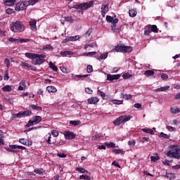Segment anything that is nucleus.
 I'll use <instances>...</instances> for the list:
<instances>
[{
  "label": "nucleus",
  "instance_id": "nucleus-61",
  "mask_svg": "<svg viewBox=\"0 0 180 180\" xmlns=\"http://www.w3.org/2000/svg\"><path fill=\"white\" fill-rule=\"evenodd\" d=\"M160 77L162 78V79H168V75L165 73H162L160 75Z\"/></svg>",
  "mask_w": 180,
  "mask_h": 180
},
{
  "label": "nucleus",
  "instance_id": "nucleus-1",
  "mask_svg": "<svg viewBox=\"0 0 180 180\" xmlns=\"http://www.w3.org/2000/svg\"><path fill=\"white\" fill-rule=\"evenodd\" d=\"M167 155L170 158L180 160V148L177 146L172 145L170 150L167 153Z\"/></svg>",
  "mask_w": 180,
  "mask_h": 180
},
{
  "label": "nucleus",
  "instance_id": "nucleus-20",
  "mask_svg": "<svg viewBox=\"0 0 180 180\" xmlns=\"http://www.w3.org/2000/svg\"><path fill=\"white\" fill-rule=\"evenodd\" d=\"M21 113V117H25L26 116L32 115V111L25 110V111H20Z\"/></svg>",
  "mask_w": 180,
  "mask_h": 180
},
{
  "label": "nucleus",
  "instance_id": "nucleus-32",
  "mask_svg": "<svg viewBox=\"0 0 180 180\" xmlns=\"http://www.w3.org/2000/svg\"><path fill=\"white\" fill-rule=\"evenodd\" d=\"M142 131H143V133H147L148 134H154V131L151 129L143 128L142 129Z\"/></svg>",
  "mask_w": 180,
  "mask_h": 180
},
{
  "label": "nucleus",
  "instance_id": "nucleus-25",
  "mask_svg": "<svg viewBox=\"0 0 180 180\" xmlns=\"http://www.w3.org/2000/svg\"><path fill=\"white\" fill-rule=\"evenodd\" d=\"M104 144L106 147H108L109 148H116V144H115V143L113 142H105Z\"/></svg>",
  "mask_w": 180,
  "mask_h": 180
},
{
  "label": "nucleus",
  "instance_id": "nucleus-54",
  "mask_svg": "<svg viewBox=\"0 0 180 180\" xmlns=\"http://www.w3.org/2000/svg\"><path fill=\"white\" fill-rule=\"evenodd\" d=\"M5 137V135L1 134L0 136V146H5V142H4V138Z\"/></svg>",
  "mask_w": 180,
  "mask_h": 180
},
{
  "label": "nucleus",
  "instance_id": "nucleus-60",
  "mask_svg": "<svg viewBox=\"0 0 180 180\" xmlns=\"http://www.w3.org/2000/svg\"><path fill=\"white\" fill-rule=\"evenodd\" d=\"M33 124H36L33 120H30L29 122H28V124L26 125V127H30V126H33Z\"/></svg>",
  "mask_w": 180,
  "mask_h": 180
},
{
  "label": "nucleus",
  "instance_id": "nucleus-18",
  "mask_svg": "<svg viewBox=\"0 0 180 180\" xmlns=\"http://www.w3.org/2000/svg\"><path fill=\"white\" fill-rule=\"evenodd\" d=\"M42 120L41 117L39 115L34 116L32 117V121H34V123L35 124H39V122Z\"/></svg>",
  "mask_w": 180,
  "mask_h": 180
},
{
  "label": "nucleus",
  "instance_id": "nucleus-63",
  "mask_svg": "<svg viewBox=\"0 0 180 180\" xmlns=\"http://www.w3.org/2000/svg\"><path fill=\"white\" fill-rule=\"evenodd\" d=\"M96 55V51H92V52H88L86 56H95Z\"/></svg>",
  "mask_w": 180,
  "mask_h": 180
},
{
  "label": "nucleus",
  "instance_id": "nucleus-42",
  "mask_svg": "<svg viewBox=\"0 0 180 180\" xmlns=\"http://www.w3.org/2000/svg\"><path fill=\"white\" fill-rule=\"evenodd\" d=\"M76 171H78V172H81L82 174H88V172L85 169L81 167L76 168Z\"/></svg>",
  "mask_w": 180,
  "mask_h": 180
},
{
  "label": "nucleus",
  "instance_id": "nucleus-26",
  "mask_svg": "<svg viewBox=\"0 0 180 180\" xmlns=\"http://www.w3.org/2000/svg\"><path fill=\"white\" fill-rule=\"evenodd\" d=\"M22 114L20 111L17 114H13L11 116V120H15V119L21 118Z\"/></svg>",
  "mask_w": 180,
  "mask_h": 180
},
{
  "label": "nucleus",
  "instance_id": "nucleus-5",
  "mask_svg": "<svg viewBox=\"0 0 180 180\" xmlns=\"http://www.w3.org/2000/svg\"><path fill=\"white\" fill-rule=\"evenodd\" d=\"M91 6H94V1H89V3L84 2L77 5H75L73 8L75 9H80L81 11H86V9H89Z\"/></svg>",
  "mask_w": 180,
  "mask_h": 180
},
{
  "label": "nucleus",
  "instance_id": "nucleus-58",
  "mask_svg": "<svg viewBox=\"0 0 180 180\" xmlns=\"http://www.w3.org/2000/svg\"><path fill=\"white\" fill-rule=\"evenodd\" d=\"M91 33H92V30H88L84 34V37H89V36H91Z\"/></svg>",
  "mask_w": 180,
  "mask_h": 180
},
{
  "label": "nucleus",
  "instance_id": "nucleus-11",
  "mask_svg": "<svg viewBox=\"0 0 180 180\" xmlns=\"http://www.w3.org/2000/svg\"><path fill=\"white\" fill-rule=\"evenodd\" d=\"M19 142L21 144H23L24 146H27L28 147H30V146H32V141H29L28 139H20Z\"/></svg>",
  "mask_w": 180,
  "mask_h": 180
},
{
  "label": "nucleus",
  "instance_id": "nucleus-23",
  "mask_svg": "<svg viewBox=\"0 0 180 180\" xmlns=\"http://www.w3.org/2000/svg\"><path fill=\"white\" fill-rule=\"evenodd\" d=\"M168 89H169V86H165L156 89L155 92H162L164 91H168Z\"/></svg>",
  "mask_w": 180,
  "mask_h": 180
},
{
  "label": "nucleus",
  "instance_id": "nucleus-43",
  "mask_svg": "<svg viewBox=\"0 0 180 180\" xmlns=\"http://www.w3.org/2000/svg\"><path fill=\"white\" fill-rule=\"evenodd\" d=\"M98 94H99L100 96H101L103 99H108V98L106 97V94L103 93V91L98 90Z\"/></svg>",
  "mask_w": 180,
  "mask_h": 180
},
{
  "label": "nucleus",
  "instance_id": "nucleus-29",
  "mask_svg": "<svg viewBox=\"0 0 180 180\" xmlns=\"http://www.w3.org/2000/svg\"><path fill=\"white\" fill-rule=\"evenodd\" d=\"M172 113L176 115V113H180V108L178 107H173L171 108Z\"/></svg>",
  "mask_w": 180,
  "mask_h": 180
},
{
  "label": "nucleus",
  "instance_id": "nucleus-41",
  "mask_svg": "<svg viewBox=\"0 0 180 180\" xmlns=\"http://www.w3.org/2000/svg\"><path fill=\"white\" fill-rule=\"evenodd\" d=\"M43 50L44 51H49V50H53V46H51V45L50 44H47L43 47Z\"/></svg>",
  "mask_w": 180,
  "mask_h": 180
},
{
  "label": "nucleus",
  "instance_id": "nucleus-4",
  "mask_svg": "<svg viewBox=\"0 0 180 180\" xmlns=\"http://www.w3.org/2000/svg\"><path fill=\"white\" fill-rule=\"evenodd\" d=\"M44 58H46V55H39L37 53L34 59L32 60V64L34 65H40L41 64H43L44 61H46V59Z\"/></svg>",
  "mask_w": 180,
  "mask_h": 180
},
{
  "label": "nucleus",
  "instance_id": "nucleus-10",
  "mask_svg": "<svg viewBox=\"0 0 180 180\" xmlns=\"http://www.w3.org/2000/svg\"><path fill=\"white\" fill-rule=\"evenodd\" d=\"M87 102L89 105H96L99 102V98L98 97H91L88 98Z\"/></svg>",
  "mask_w": 180,
  "mask_h": 180
},
{
  "label": "nucleus",
  "instance_id": "nucleus-52",
  "mask_svg": "<svg viewBox=\"0 0 180 180\" xmlns=\"http://www.w3.org/2000/svg\"><path fill=\"white\" fill-rule=\"evenodd\" d=\"M34 172H35V174H39V175H43L44 174L43 169H34Z\"/></svg>",
  "mask_w": 180,
  "mask_h": 180
},
{
  "label": "nucleus",
  "instance_id": "nucleus-37",
  "mask_svg": "<svg viewBox=\"0 0 180 180\" xmlns=\"http://www.w3.org/2000/svg\"><path fill=\"white\" fill-rule=\"evenodd\" d=\"M5 13L7 15H12V13H15V10L13 8H8L6 9Z\"/></svg>",
  "mask_w": 180,
  "mask_h": 180
},
{
  "label": "nucleus",
  "instance_id": "nucleus-55",
  "mask_svg": "<svg viewBox=\"0 0 180 180\" xmlns=\"http://www.w3.org/2000/svg\"><path fill=\"white\" fill-rule=\"evenodd\" d=\"M85 92L86 94H89V95H92V94L94 93V91H92V89H91L89 87H86L85 89Z\"/></svg>",
  "mask_w": 180,
  "mask_h": 180
},
{
  "label": "nucleus",
  "instance_id": "nucleus-56",
  "mask_svg": "<svg viewBox=\"0 0 180 180\" xmlns=\"http://www.w3.org/2000/svg\"><path fill=\"white\" fill-rule=\"evenodd\" d=\"M86 71L89 73L92 72V71H94V68L92 67V65H87Z\"/></svg>",
  "mask_w": 180,
  "mask_h": 180
},
{
  "label": "nucleus",
  "instance_id": "nucleus-13",
  "mask_svg": "<svg viewBox=\"0 0 180 180\" xmlns=\"http://www.w3.org/2000/svg\"><path fill=\"white\" fill-rule=\"evenodd\" d=\"M78 39H79V36L78 35L69 37L63 40V43H68V41H75V40H78Z\"/></svg>",
  "mask_w": 180,
  "mask_h": 180
},
{
  "label": "nucleus",
  "instance_id": "nucleus-44",
  "mask_svg": "<svg viewBox=\"0 0 180 180\" xmlns=\"http://www.w3.org/2000/svg\"><path fill=\"white\" fill-rule=\"evenodd\" d=\"M79 179L91 180V176L82 174L79 176Z\"/></svg>",
  "mask_w": 180,
  "mask_h": 180
},
{
  "label": "nucleus",
  "instance_id": "nucleus-8",
  "mask_svg": "<svg viewBox=\"0 0 180 180\" xmlns=\"http://www.w3.org/2000/svg\"><path fill=\"white\" fill-rule=\"evenodd\" d=\"M63 134L67 140H72L77 137V135L72 131H65Z\"/></svg>",
  "mask_w": 180,
  "mask_h": 180
},
{
  "label": "nucleus",
  "instance_id": "nucleus-50",
  "mask_svg": "<svg viewBox=\"0 0 180 180\" xmlns=\"http://www.w3.org/2000/svg\"><path fill=\"white\" fill-rule=\"evenodd\" d=\"M122 78H124V79H129V78H131V75L129 73H124L122 75Z\"/></svg>",
  "mask_w": 180,
  "mask_h": 180
},
{
  "label": "nucleus",
  "instance_id": "nucleus-53",
  "mask_svg": "<svg viewBox=\"0 0 180 180\" xmlns=\"http://www.w3.org/2000/svg\"><path fill=\"white\" fill-rule=\"evenodd\" d=\"M4 64H6L7 68H9V67H11V60H9L8 58H6L4 60Z\"/></svg>",
  "mask_w": 180,
  "mask_h": 180
},
{
  "label": "nucleus",
  "instance_id": "nucleus-2",
  "mask_svg": "<svg viewBox=\"0 0 180 180\" xmlns=\"http://www.w3.org/2000/svg\"><path fill=\"white\" fill-rule=\"evenodd\" d=\"M10 29L14 33H20L25 31V25L20 21H15L10 25Z\"/></svg>",
  "mask_w": 180,
  "mask_h": 180
},
{
  "label": "nucleus",
  "instance_id": "nucleus-33",
  "mask_svg": "<svg viewBox=\"0 0 180 180\" xmlns=\"http://www.w3.org/2000/svg\"><path fill=\"white\" fill-rule=\"evenodd\" d=\"M116 24L117 23L112 24L111 29L112 30H113V32H115V33H119L120 32V30L116 27Z\"/></svg>",
  "mask_w": 180,
  "mask_h": 180
},
{
  "label": "nucleus",
  "instance_id": "nucleus-62",
  "mask_svg": "<svg viewBox=\"0 0 180 180\" xmlns=\"http://www.w3.org/2000/svg\"><path fill=\"white\" fill-rule=\"evenodd\" d=\"M128 146L134 147V146H136V141H129L128 142Z\"/></svg>",
  "mask_w": 180,
  "mask_h": 180
},
{
  "label": "nucleus",
  "instance_id": "nucleus-49",
  "mask_svg": "<svg viewBox=\"0 0 180 180\" xmlns=\"http://www.w3.org/2000/svg\"><path fill=\"white\" fill-rule=\"evenodd\" d=\"M30 41V39H19L18 43H27Z\"/></svg>",
  "mask_w": 180,
  "mask_h": 180
},
{
  "label": "nucleus",
  "instance_id": "nucleus-30",
  "mask_svg": "<svg viewBox=\"0 0 180 180\" xmlns=\"http://www.w3.org/2000/svg\"><path fill=\"white\" fill-rule=\"evenodd\" d=\"M30 108L33 110H42L43 109V108H41V106H37L36 105H30Z\"/></svg>",
  "mask_w": 180,
  "mask_h": 180
},
{
  "label": "nucleus",
  "instance_id": "nucleus-21",
  "mask_svg": "<svg viewBox=\"0 0 180 180\" xmlns=\"http://www.w3.org/2000/svg\"><path fill=\"white\" fill-rule=\"evenodd\" d=\"M3 92H11L12 91V86L6 85L2 89Z\"/></svg>",
  "mask_w": 180,
  "mask_h": 180
},
{
  "label": "nucleus",
  "instance_id": "nucleus-3",
  "mask_svg": "<svg viewBox=\"0 0 180 180\" xmlns=\"http://www.w3.org/2000/svg\"><path fill=\"white\" fill-rule=\"evenodd\" d=\"M114 50L116 53H131L133 48L131 46H127L123 44H118Z\"/></svg>",
  "mask_w": 180,
  "mask_h": 180
},
{
  "label": "nucleus",
  "instance_id": "nucleus-51",
  "mask_svg": "<svg viewBox=\"0 0 180 180\" xmlns=\"http://www.w3.org/2000/svg\"><path fill=\"white\" fill-rule=\"evenodd\" d=\"M166 129H167L169 131H176V128L173 127L172 126H167Z\"/></svg>",
  "mask_w": 180,
  "mask_h": 180
},
{
  "label": "nucleus",
  "instance_id": "nucleus-48",
  "mask_svg": "<svg viewBox=\"0 0 180 180\" xmlns=\"http://www.w3.org/2000/svg\"><path fill=\"white\" fill-rule=\"evenodd\" d=\"M150 160L152 162H155L156 161H158V160H160V156H151Z\"/></svg>",
  "mask_w": 180,
  "mask_h": 180
},
{
  "label": "nucleus",
  "instance_id": "nucleus-19",
  "mask_svg": "<svg viewBox=\"0 0 180 180\" xmlns=\"http://www.w3.org/2000/svg\"><path fill=\"white\" fill-rule=\"evenodd\" d=\"M46 91H48V92H51L54 94L57 92V89L54 86H48L46 87Z\"/></svg>",
  "mask_w": 180,
  "mask_h": 180
},
{
  "label": "nucleus",
  "instance_id": "nucleus-31",
  "mask_svg": "<svg viewBox=\"0 0 180 180\" xmlns=\"http://www.w3.org/2000/svg\"><path fill=\"white\" fill-rule=\"evenodd\" d=\"M49 67L53 70V71H55V72H57L58 71V68L57 66H56L52 62L49 63Z\"/></svg>",
  "mask_w": 180,
  "mask_h": 180
},
{
  "label": "nucleus",
  "instance_id": "nucleus-16",
  "mask_svg": "<svg viewBox=\"0 0 180 180\" xmlns=\"http://www.w3.org/2000/svg\"><path fill=\"white\" fill-rule=\"evenodd\" d=\"M37 23V21L36 20L30 21V26L31 29L33 30V32H36V30H37V27L36 26Z\"/></svg>",
  "mask_w": 180,
  "mask_h": 180
},
{
  "label": "nucleus",
  "instance_id": "nucleus-39",
  "mask_svg": "<svg viewBox=\"0 0 180 180\" xmlns=\"http://www.w3.org/2000/svg\"><path fill=\"white\" fill-rule=\"evenodd\" d=\"M159 137H162V139H166L167 140H169V135L165 134L164 132H161Z\"/></svg>",
  "mask_w": 180,
  "mask_h": 180
},
{
  "label": "nucleus",
  "instance_id": "nucleus-6",
  "mask_svg": "<svg viewBox=\"0 0 180 180\" xmlns=\"http://www.w3.org/2000/svg\"><path fill=\"white\" fill-rule=\"evenodd\" d=\"M131 119V116L129 115H122L120 117L117 118L115 120L113 121V123L115 126H120L122 123H126V122H129Z\"/></svg>",
  "mask_w": 180,
  "mask_h": 180
},
{
  "label": "nucleus",
  "instance_id": "nucleus-9",
  "mask_svg": "<svg viewBox=\"0 0 180 180\" xmlns=\"http://www.w3.org/2000/svg\"><path fill=\"white\" fill-rule=\"evenodd\" d=\"M106 20L108 23H112V25L115 23H118L119 19L118 18H113V17L110 15H107L106 16Z\"/></svg>",
  "mask_w": 180,
  "mask_h": 180
},
{
  "label": "nucleus",
  "instance_id": "nucleus-24",
  "mask_svg": "<svg viewBox=\"0 0 180 180\" xmlns=\"http://www.w3.org/2000/svg\"><path fill=\"white\" fill-rule=\"evenodd\" d=\"M109 53H102L98 58H97V60H98L99 61H101V60H106V58H108V56Z\"/></svg>",
  "mask_w": 180,
  "mask_h": 180
},
{
  "label": "nucleus",
  "instance_id": "nucleus-45",
  "mask_svg": "<svg viewBox=\"0 0 180 180\" xmlns=\"http://www.w3.org/2000/svg\"><path fill=\"white\" fill-rule=\"evenodd\" d=\"M65 20L66 22H69L70 23L74 22V19L72 18V16L65 17Z\"/></svg>",
  "mask_w": 180,
  "mask_h": 180
},
{
  "label": "nucleus",
  "instance_id": "nucleus-59",
  "mask_svg": "<svg viewBox=\"0 0 180 180\" xmlns=\"http://www.w3.org/2000/svg\"><path fill=\"white\" fill-rule=\"evenodd\" d=\"M51 134L53 136V137H58V131H57L56 130H52L51 131Z\"/></svg>",
  "mask_w": 180,
  "mask_h": 180
},
{
  "label": "nucleus",
  "instance_id": "nucleus-22",
  "mask_svg": "<svg viewBox=\"0 0 180 180\" xmlns=\"http://www.w3.org/2000/svg\"><path fill=\"white\" fill-rule=\"evenodd\" d=\"M154 74H155V72L151 70H148L144 72V75H146V77H153Z\"/></svg>",
  "mask_w": 180,
  "mask_h": 180
},
{
  "label": "nucleus",
  "instance_id": "nucleus-46",
  "mask_svg": "<svg viewBox=\"0 0 180 180\" xmlns=\"http://www.w3.org/2000/svg\"><path fill=\"white\" fill-rule=\"evenodd\" d=\"M167 6H170V8H174V6H175V0H171L168 1Z\"/></svg>",
  "mask_w": 180,
  "mask_h": 180
},
{
  "label": "nucleus",
  "instance_id": "nucleus-27",
  "mask_svg": "<svg viewBox=\"0 0 180 180\" xmlns=\"http://www.w3.org/2000/svg\"><path fill=\"white\" fill-rule=\"evenodd\" d=\"M112 153H115V154H121V155H124V151L122 149H114L112 150Z\"/></svg>",
  "mask_w": 180,
  "mask_h": 180
},
{
  "label": "nucleus",
  "instance_id": "nucleus-28",
  "mask_svg": "<svg viewBox=\"0 0 180 180\" xmlns=\"http://www.w3.org/2000/svg\"><path fill=\"white\" fill-rule=\"evenodd\" d=\"M101 11L103 12H108L109 11V4H103L101 7Z\"/></svg>",
  "mask_w": 180,
  "mask_h": 180
},
{
  "label": "nucleus",
  "instance_id": "nucleus-35",
  "mask_svg": "<svg viewBox=\"0 0 180 180\" xmlns=\"http://www.w3.org/2000/svg\"><path fill=\"white\" fill-rule=\"evenodd\" d=\"M129 16H131V18H134L137 15V11H136L135 10L131 9L129 11Z\"/></svg>",
  "mask_w": 180,
  "mask_h": 180
},
{
  "label": "nucleus",
  "instance_id": "nucleus-36",
  "mask_svg": "<svg viewBox=\"0 0 180 180\" xmlns=\"http://www.w3.org/2000/svg\"><path fill=\"white\" fill-rule=\"evenodd\" d=\"M39 0H29L27 2V6H30V5H35V4H37V2H39Z\"/></svg>",
  "mask_w": 180,
  "mask_h": 180
},
{
  "label": "nucleus",
  "instance_id": "nucleus-7",
  "mask_svg": "<svg viewBox=\"0 0 180 180\" xmlns=\"http://www.w3.org/2000/svg\"><path fill=\"white\" fill-rule=\"evenodd\" d=\"M27 9V3L26 1H20L15 4V11L20 12V11H26Z\"/></svg>",
  "mask_w": 180,
  "mask_h": 180
},
{
  "label": "nucleus",
  "instance_id": "nucleus-47",
  "mask_svg": "<svg viewBox=\"0 0 180 180\" xmlns=\"http://www.w3.org/2000/svg\"><path fill=\"white\" fill-rule=\"evenodd\" d=\"M151 32H153V33H158V28L157 27V25H152Z\"/></svg>",
  "mask_w": 180,
  "mask_h": 180
},
{
  "label": "nucleus",
  "instance_id": "nucleus-64",
  "mask_svg": "<svg viewBox=\"0 0 180 180\" xmlns=\"http://www.w3.org/2000/svg\"><path fill=\"white\" fill-rule=\"evenodd\" d=\"M107 79L108 81H113V75H108Z\"/></svg>",
  "mask_w": 180,
  "mask_h": 180
},
{
  "label": "nucleus",
  "instance_id": "nucleus-17",
  "mask_svg": "<svg viewBox=\"0 0 180 180\" xmlns=\"http://www.w3.org/2000/svg\"><path fill=\"white\" fill-rule=\"evenodd\" d=\"M60 54L63 57H65L67 56H72L74 54V52L70 51H60Z\"/></svg>",
  "mask_w": 180,
  "mask_h": 180
},
{
  "label": "nucleus",
  "instance_id": "nucleus-12",
  "mask_svg": "<svg viewBox=\"0 0 180 180\" xmlns=\"http://www.w3.org/2000/svg\"><path fill=\"white\" fill-rule=\"evenodd\" d=\"M21 67H26L27 68H30L32 71H36L37 68L36 67L29 65V63L25 62H21Z\"/></svg>",
  "mask_w": 180,
  "mask_h": 180
},
{
  "label": "nucleus",
  "instance_id": "nucleus-15",
  "mask_svg": "<svg viewBox=\"0 0 180 180\" xmlns=\"http://www.w3.org/2000/svg\"><path fill=\"white\" fill-rule=\"evenodd\" d=\"M16 4V0H4L5 6H13Z\"/></svg>",
  "mask_w": 180,
  "mask_h": 180
},
{
  "label": "nucleus",
  "instance_id": "nucleus-57",
  "mask_svg": "<svg viewBox=\"0 0 180 180\" xmlns=\"http://www.w3.org/2000/svg\"><path fill=\"white\" fill-rule=\"evenodd\" d=\"M4 79L5 81H8V79H9V72H8V70L5 71V75H4Z\"/></svg>",
  "mask_w": 180,
  "mask_h": 180
},
{
  "label": "nucleus",
  "instance_id": "nucleus-14",
  "mask_svg": "<svg viewBox=\"0 0 180 180\" xmlns=\"http://www.w3.org/2000/svg\"><path fill=\"white\" fill-rule=\"evenodd\" d=\"M120 96L121 98H122V99H125L126 101L133 100V96H131V94H124L123 93H121Z\"/></svg>",
  "mask_w": 180,
  "mask_h": 180
},
{
  "label": "nucleus",
  "instance_id": "nucleus-40",
  "mask_svg": "<svg viewBox=\"0 0 180 180\" xmlns=\"http://www.w3.org/2000/svg\"><path fill=\"white\" fill-rule=\"evenodd\" d=\"M110 102H112L114 105H123V100L119 101V100H110Z\"/></svg>",
  "mask_w": 180,
  "mask_h": 180
},
{
  "label": "nucleus",
  "instance_id": "nucleus-38",
  "mask_svg": "<svg viewBox=\"0 0 180 180\" xmlns=\"http://www.w3.org/2000/svg\"><path fill=\"white\" fill-rule=\"evenodd\" d=\"M70 124H72V126H79V124H81V121H70Z\"/></svg>",
  "mask_w": 180,
  "mask_h": 180
},
{
  "label": "nucleus",
  "instance_id": "nucleus-34",
  "mask_svg": "<svg viewBox=\"0 0 180 180\" xmlns=\"http://www.w3.org/2000/svg\"><path fill=\"white\" fill-rule=\"evenodd\" d=\"M37 53H26L25 56L27 57V58H31L32 60H34L36 58Z\"/></svg>",
  "mask_w": 180,
  "mask_h": 180
}]
</instances>
